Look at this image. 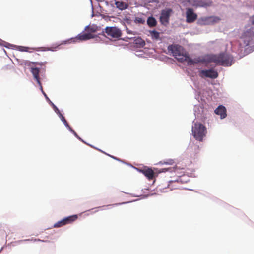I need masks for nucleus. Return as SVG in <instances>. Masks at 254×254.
I'll return each mask as SVG.
<instances>
[{"label": "nucleus", "instance_id": "f257e3e1", "mask_svg": "<svg viewBox=\"0 0 254 254\" xmlns=\"http://www.w3.org/2000/svg\"><path fill=\"white\" fill-rule=\"evenodd\" d=\"M167 49L178 61L180 62H186L188 65H194L199 62L198 60H192L189 56L188 53H184V49L180 45H170L168 46Z\"/></svg>", "mask_w": 254, "mask_h": 254}, {"label": "nucleus", "instance_id": "f03ea898", "mask_svg": "<svg viewBox=\"0 0 254 254\" xmlns=\"http://www.w3.org/2000/svg\"><path fill=\"white\" fill-rule=\"evenodd\" d=\"M233 57L226 53L218 55H209L205 57V61L208 63L213 62L216 65L224 66H231L233 63Z\"/></svg>", "mask_w": 254, "mask_h": 254}, {"label": "nucleus", "instance_id": "7ed1b4c3", "mask_svg": "<svg viewBox=\"0 0 254 254\" xmlns=\"http://www.w3.org/2000/svg\"><path fill=\"white\" fill-rule=\"evenodd\" d=\"M191 131L194 138L199 141H202L207 133L206 127L198 122H193Z\"/></svg>", "mask_w": 254, "mask_h": 254}, {"label": "nucleus", "instance_id": "20e7f679", "mask_svg": "<svg viewBox=\"0 0 254 254\" xmlns=\"http://www.w3.org/2000/svg\"><path fill=\"white\" fill-rule=\"evenodd\" d=\"M104 32L113 38L118 39L122 35L121 30L117 27H106Z\"/></svg>", "mask_w": 254, "mask_h": 254}, {"label": "nucleus", "instance_id": "39448f33", "mask_svg": "<svg viewBox=\"0 0 254 254\" xmlns=\"http://www.w3.org/2000/svg\"><path fill=\"white\" fill-rule=\"evenodd\" d=\"M199 76L202 78L208 77L212 79H215L218 77V72L212 69L202 70L199 72Z\"/></svg>", "mask_w": 254, "mask_h": 254}, {"label": "nucleus", "instance_id": "423d86ee", "mask_svg": "<svg viewBox=\"0 0 254 254\" xmlns=\"http://www.w3.org/2000/svg\"><path fill=\"white\" fill-rule=\"evenodd\" d=\"M172 12V10L171 9H168L167 10H163L162 11L160 19V22L165 24L166 23H168L169 22V19L170 15V13Z\"/></svg>", "mask_w": 254, "mask_h": 254}, {"label": "nucleus", "instance_id": "0eeeda50", "mask_svg": "<svg viewBox=\"0 0 254 254\" xmlns=\"http://www.w3.org/2000/svg\"><path fill=\"white\" fill-rule=\"evenodd\" d=\"M197 15L194 13L191 8H188L186 11V20L188 23H192L197 19Z\"/></svg>", "mask_w": 254, "mask_h": 254}, {"label": "nucleus", "instance_id": "6e6552de", "mask_svg": "<svg viewBox=\"0 0 254 254\" xmlns=\"http://www.w3.org/2000/svg\"><path fill=\"white\" fill-rule=\"evenodd\" d=\"M93 38L94 36L91 33H80L75 38L76 40H74V41H76L77 40L85 41Z\"/></svg>", "mask_w": 254, "mask_h": 254}, {"label": "nucleus", "instance_id": "1a4fd4ad", "mask_svg": "<svg viewBox=\"0 0 254 254\" xmlns=\"http://www.w3.org/2000/svg\"><path fill=\"white\" fill-rule=\"evenodd\" d=\"M36 65V63L33 62V75L37 81L38 84L40 85L41 89L43 91L42 86L40 81V78L39 76V69L37 67H34V66H35Z\"/></svg>", "mask_w": 254, "mask_h": 254}, {"label": "nucleus", "instance_id": "9d476101", "mask_svg": "<svg viewBox=\"0 0 254 254\" xmlns=\"http://www.w3.org/2000/svg\"><path fill=\"white\" fill-rule=\"evenodd\" d=\"M216 114L220 115L221 119L225 118L226 116V109L223 105L219 106L214 111Z\"/></svg>", "mask_w": 254, "mask_h": 254}, {"label": "nucleus", "instance_id": "9b49d317", "mask_svg": "<svg viewBox=\"0 0 254 254\" xmlns=\"http://www.w3.org/2000/svg\"><path fill=\"white\" fill-rule=\"evenodd\" d=\"M205 24H213L218 22L220 19L219 17L216 16H210L204 18L203 19Z\"/></svg>", "mask_w": 254, "mask_h": 254}, {"label": "nucleus", "instance_id": "f8f14e48", "mask_svg": "<svg viewBox=\"0 0 254 254\" xmlns=\"http://www.w3.org/2000/svg\"><path fill=\"white\" fill-rule=\"evenodd\" d=\"M195 5L200 7L210 6L212 2L210 0H194Z\"/></svg>", "mask_w": 254, "mask_h": 254}, {"label": "nucleus", "instance_id": "ddd939ff", "mask_svg": "<svg viewBox=\"0 0 254 254\" xmlns=\"http://www.w3.org/2000/svg\"><path fill=\"white\" fill-rule=\"evenodd\" d=\"M141 172L149 180H152L154 177V172L151 168L142 170Z\"/></svg>", "mask_w": 254, "mask_h": 254}, {"label": "nucleus", "instance_id": "4468645a", "mask_svg": "<svg viewBox=\"0 0 254 254\" xmlns=\"http://www.w3.org/2000/svg\"><path fill=\"white\" fill-rule=\"evenodd\" d=\"M78 218L77 215H71L63 219L65 225L75 221Z\"/></svg>", "mask_w": 254, "mask_h": 254}, {"label": "nucleus", "instance_id": "2eb2a0df", "mask_svg": "<svg viewBox=\"0 0 254 254\" xmlns=\"http://www.w3.org/2000/svg\"><path fill=\"white\" fill-rule=\"evenodd\" d=\"M147 23L149 27H153L156 25L157 21L154 17L151 16L148 18Z\"/></svg>", "mask_w": 254, "mask_h": 254}, {"label": "nucleus", "instance_id": "dca6fc26", "mask_svg": "<svg viewBox=\"0 0 254 254\" xmlns=\"http://www.w3.org/2000/svg\"><path fill=\"white\" fill-rule=\"evenodd\" d=\"M115 4L116 7L120 10H124L127 8V4L122 1H116L115 2Z\"/></svg>", "mask_w": 254, "mask_h": 254}, {"label": "nucleus", "instance_id": "f3484780", "mask_svg": "<svg viewBox=\"0 0 254 254\" xmlns=\"http://www.w3.org/2000/svg\"><path fill=\"white\" fill-rule=\"evenodd\" d=\"M134 43L140 47H143L145 45L144 41L141 38L138 37L134 39Z\"/></svg>", "mask_w": 254, "mask_h": 254}, {"label": "nucleus", "instance_id": "a211bd4d", "mask_svg": "<svg viewBox=\"0 0 254 254\" xmlns=\"http://www.w3.org/2000/svg\"><path fill=\"white\" fill-rule=\"evenodd\" d=\"M178 168L177 167H173V168H162L161 169V172H165L167 171H169L171 172H174V173H175L177 174V172H178Z\"/></svg>", "mask_w": 254, "mask_h": 254}, {"label": "nucleus", "instance_id": "6ab92c4d", "mask_svg": "<svg viewBox=\"0 0 254 254\" xmlns=\"http://www.w3.org/2000/svg\"><path fill=\"white\" fill-rule=\"evenodd\" d=\"M24 68L25 71L28 70L30 72H32V65H31V62L26 61L24 62Z\"/></svg>", "mask_w": 254, "mask_h": 254}, {"label": "nucleus", "instance_id": "aec40b11", "mask_svg": "<svg viewBox=\"0 0 254 254\" xmlns=\"http://www.w3.org/2000/svg\"><path fill=\"white\" fill-rule=\"evenodd\" d=\"M150 34H151V35L152 37V38H153L155 39H159L160 34L158 31L153 30V31L150 32Z\"/></svg>", "mask_w": 254, "mask_h": 254}, {"label": "nucleus", "instance_id": "412c9836", "mask_svg": "<svg viewBox=\"0 0 254 254\" xmlns=\"http://www.w3.org/2000/svg\"><path fill=\"white\" fill-rule=\"evenodd\" d=\"M134 22L137 24H143L145 22V20L142 17H137L135 18Z\"/></svg>", "mask_w": 254, "mask_h": 254}, {"label": "nucleus", "instance_id": "4be33fe9", "mask_svg": "<svg viewBox=\"0 0 254 254\" xmlns=\"http://www.w3.org/2000/svg\"><path fill=\"white\" fill-rule=\"evenodd\" d=\"M60 117L61 118V120L62 122L64 124L65 126L68 128H70V126L69 124H68L67 122L65 120V118L62 115L61 113H60Z\"/></svg>", "mask_w": 254, "mask_h": 254}, {"label": "nucleus", "instance_id": "5701e85b", "mask_svg": "<svg viewBox=\"0 0 254 254\" xmlns=\"http://www.w3.org/2000/svg\"><path fill=\"white\" fill-rule=\"evenodd\" d=\"M65 225L64 224V221L63 220H61V221H59L58 222H57V223H56L55 224H54V227L55 228H58V227H61L63 226H64Z\"/></svg>", "mask_w": 254, "mask_h": 254}, {"label": "nucleus", "instance_id": "b1692460", "mask_svg": "<svg viewBox=\"0 0 254 254\" xmlns=\"http://www.w3.org/2000/svg\"><path fill=\"white\" fill-rule=\"evenodd\" d=\"M85 30L91 32H95L96 31V29L95 28L91 27L90 26H86Z\"/></svg>", "mask_w": 254, "mask_h": 254}, {"label": "nucleus", "instance_id": "393cba45", "mask_svg": "<svg viewBox=\"0 0 254 254\" xmlns=\"http://www.w3.org/2000/svg\"><path fill=\"white\" fill-rule=\"evenodd\" d=\"M30 48L26 47L19 46L18 49L19 51L22 52H27Z\"/></svg>", "mask_w": 254, "mask_h": 254}, {"label": "nucleus", "instance_id": "a878e982", "mask_svg": "<svg viewBox=\"0 0 254 254\" xmlns=\"http://www.w3.org/2000/svg\"><path fill=\"white\" fill-rule=\"evenodd\" d=\"M174 163V160L173 159H169L166 162H164V164H173Z\"/></svg>", "mask_w": 254, "mask_h": 254}, {"label": "nucleus", "instance_id": "bb28decb", "mask_svg": "<svg viewBox=\"0 0 254 254\" xmlns=\"http://www.w3.org/2000/svg\"><path fill=\"white\" fill-rule=\"evenodd\" d=\"M126 32H127V34H133V35L135 34V33L134 32H133L131 30L128 29V28L126 29Z\"/></svg>", "mask_w": 254, "mask_h": 254}, {"label": "nucleus", "instance_id": "cd10ccee", "mask_svg": "<svg viewBox=\"0 0 254 254\" xmlns=\"http://www.w3.org/2000/svg\"><path fill=\"white\" fill-rule=\"evenodd\" d=\"M73 133V134L76 136L78 138L80 139L79 137L78 136L77 133L75 132L74 130H72L71 127H70V128H68Z\"/></svg>", "mask_w": 254, "mask_h": 254}, {"label": "nucleus", "instance_id": "c85d7f7f", "mask_svg": "<svg viewBox=\"0 0 254 254\" xmlns=\"http://www.w3.org/2000/svg\"><path fill=\"white\" fill-rule=\"evenodd\" d=\"M73 133V134L76 136L78 138L80 139L79 137L78 136L77 133L75 132L74 130H72L71 127H70V128H68Z\"/></svg>", "mask_w": 254, "mask_h": 254}, {"label": "nucleus", "instance_id": "c756f323", "mask_svg": "<svg viewBox=\"0 0 254 254\" xmlns=\"http://www.w3.org/2000/svg\"><path fill=\"white\" fill-rule=\"evenodd\" d=\"M73 133V134L76 136L78 138L80 139L79 137L78 136L77 133L75 132L74 130H72L71 127H70V128H68Z\"/></svg>", "mask_w": 254, "mask_h": 254}, {"label": "nucleus", "instance_id": "7c9ffc66", "mask_svg": "<svg viewBox=\"0 0 254 254\" xmlns=\"http://www.w3.org/2000/svg\"><path fill=\"white\" fill-rule=\"evenodd\" d=\"M54 109H55V111L59 114V115L60 116V113H61L59 111V110H58V109L57 108V107L56 106H55L54 105Z\"/></svg>", "mask_w": 254, "mask_h": 254}, {"label": "nucleus", "instance_id": "2f4dec72", "mask_svg": "<svg viewBox=\"0 0 254 254\" xmlns=\"http://www.w3.org/2000/svg\"><path fill=\"white\" fill-rule=\"evenodd\" d=\"M98 150L99 151H101V152L104 153H105V154H107V153H105L104 151H102V150H100V149H98ZM109 156H110V157H112V158H115L114 157L112 156L111 155H109Z\"/></svg>", "mask_w": 254, "mask_h": 254}, {"label": "nucleus", "instance_id": "473e14b6", "mask_svg": "<svg viewBox=\"0 0 254 254\" xmlns=\"http://www.w3.org/2000/svg\"><path fill=\"white\" fill-rule=\"evenodd\" d=\"M43 93H44V95H45V96H46V94H45L43 91Z\"/></svg>", "mask_w": 254, "mask_h": 254}, {"label": "nucleus", "instance_id": "72a5a7b5", "mask_svg": "<svg viewBox=\"0 0 254 254\" xmlns=\"http://www.w3.org/2000/svg\"><path fill=\"white\" fill-rule=\"evenodd\" d=\"M117 205V204H113L112 205L113 206V205Z\"/></svg>", "mask_w": 254, "mask_h": 254}, {"label": "nucleus", "instance_id": "f704fd0d", "mask_svg": "<svg viewBox=\"0 0 254 254\" xmlns=\"http://www.w3.org/2000/svg\"><path fill=\"white\" fill-rule=\"evenodd\" d=\"M103 206L102 207H98V208H101V207H103Z\"/></svg>", "mask_w": 254, "mask_h": 254}]
</instances>
